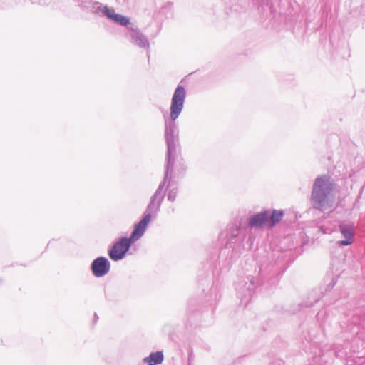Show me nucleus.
<instances>
[{
    "label": "nucleus",
    "instance_id": "1",
    "mask_svg": "<svg viewBox=\"0 0 365 365\" xmlns=\"http://www.w3.org/2000/svg\"><path fill=\"white\" fill-rule=\"evenodd\" d=\"M332 188V185L327 176H321L317 178L314 185L312 194V200L315 208L323 210L325 208V198Z\"/></svg>",
    "mask_w": 365,
    "mask_h": 365
},
{
    "label": "nucleus",
    "instance_id": "8",
    "mask_svg": "<svg viewBox=\"0 0 365 365\" xmlns=\"http://www.w3.org/2000/svg\"><path fill=\"white\" fill-rule=\"evenodd\" d=\"M104 13L109 19H112L115 22L122 26H126L130 22L129 19L127 17L122 16L120 14H115L113 10L110 9L107 7L104 9Z\"/></svg>",
    "mask_w": 365,
    "mask_h": 365
},
{
    "label": "nucleus",
    "instance_id": "7",
    "mask_svg": "<svg viewBox=\"0 0 365 365\" xmlns=\"http://www.w3.org/2000/svg\"><path fill=\"white\" fill-rule=\"evenodd\" d=\"M340 230L346 240H341L339 243L341 245H349L352 244L354 239V232L352 227L347 225H341L340 226Z\"/></svg>",
    "mask_w": 365,
    "mask_h": 365
},
{
    "label": "nucleus",
    "instance_id": "10",
    "mask_svg": "<svg viewBox=\"0 0 365 365\" xmlns=\"http://www.w3.org/2000/svg\"><path fill=\"white\" fill-rule=\"evenodd\" d=\"M283 215L284 212L282 210H274L272 214L269 213V227H272L279 223L282 220Z\"/></svg>",
    "mask_w": 365,
    "mask_h": 365
},
{
    "label": "nucleus",
    "instance_id": "2",
    "mask_svg": "<svg viewBox=\"0 0 365 365\" xmlns=\"http://www.w3.org/2000/svg\"><path fill=\"white\" fill-rule=\"evenodd\" d=\"M185 94V89L181 86H178L175 89L170 106V118L172 120H176L182 112Z\"/></svg>",
    "mask_w": 365,
    "mask_h": 365
},
{
    "label": "nucleus",
    "instance_id": "4",
    "mask_svg": "<svg viewBox=\"0 0 365 365\" xmlns=\"http://www.w3.org/2000/svg\"><path fill=\"white\" fill-rule=\"evenodd\" d=\"M91 269L94 276L101 277L108 272L110 264L106 258L98 257L93 262Z\"/></svg>",
    "mask_w": 365,
    "mask_h": 365
},
{
    "label": "nucleus",
    "instance_id": "3",
    "mask_svg": "<svg viewBox=\"0 0 365 365\" xmlns=\"http://www.w3.org/2000/svg\"><path fill=\"white\" fill-rule=\"evenodd\" d=\"M132 243L129 238H121L113 245V247L109 251L110 259L114 261L121 259L125 256Z\"/></svg>",
    "mask_w": 365,
    "mask_h": 365
},
{
    "label": "nucleus",
    "instance_id": "6",
    "mask_svg": "<svg viewBox=\"0 0 365 365\" xmlns=\"http://www.w3.org/2000/svg\"><path fill=\"white\" fill-rule=\"evenodd\" d=\"M269 212L265 211L264 212H260L258 214H256L253 215L250 221H249V225L251 227H269Z\"/></svg>",
    "mask_w": 365,
    "mask_h": 365
},
{
    "label": "nucleus",
    "instance_id": "9",
    "mask_svg": "<svg viewBox=\"0 0 365 365\" xmlns=\"http://www.w3.org/2000/svg\"><path fill=\"white\" fill-rule=\"evenodd\" d=\"M164 356L161 351L154 352L150 354L148 357L145 358V362L148 363V365H157L161 364Z\"/></svg>",
    "mask_w": 365,
    "mask_h": 365
},
{
    "label": "nucleus",
    "instance_id": "5",
    "mask_svg": "<svg viewBox=\"0 0 365 365\" xmlns=\"http://www.w3.org/2000/svg\"><path fill=\"white\" fill-rule=\"evenodd\" d=\"M150 220L151 215L147 214L138 224L135 225L134 230L129 238L132 242L138 240L143 235Z\"/></svg>",
    "mask_w": 365,
    "mask_h": 365
}]
</instances>
